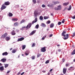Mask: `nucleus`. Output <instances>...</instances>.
<instances>
[{"mask_svg": "<svg viewBox=\"0 0 75 75\" xmlns=\"http://www.w3.org/2000/svg\"><path fill=\"white\" fill-rule=\"evenodd\" d=\"M14 26H15L16 27L18 26V23L17 22L15 23L14 24Z\"/></svg>", "mask_w": 75, "mask_h": 75, "instance_id": "21", "label": "nucleus"}, {"mask_svg": "<svg viewBox=\"0 0 75 75\" xmlns=\"http://www.w3.org/2000/svg\"><path fill=\"white\" fill-rule=\"evenodd\" d=\"M57 47H59V46H60V45L57 44Z\"/></svg>", "mask_w": 75, "mask_h": 75, "instance_id": "60", "label": "nucleus"}, {"mask_svg": "<svg viewBox=\"0 0 75 75\" xmlns=\"http://www.w3.org/2000/svg\"><path fill=\"white\" fill-rule=\"evenodd\" d=\"M7 33H5L2 36V37L3 38H6V37H7Z\"/></svg>", "mask_w": 75, "mask_h": 75, "instance_id": "4", "label": "nucleus"}, {"mask_svg": "<svg viewBox=\"0 0 75 75\" xmlns=\"http://www.w3.org/2000/svg\"><path fill=\"white\" fill-rule=\"evenodd\" d=\"M12 20L13 21H17V20H18V19H17V18H13L12 19Z\"/></svg>", "mask_w": 75, "mask_h": 75, "instance_id": "24", "label": "nucleus"}, {"mask_svg": "<svg viewBox=\"0 0 75 75\" xmlns=\"http://www.w3.org/2000/svg\"><path fill=\"white\" fill-rule=\"evenodd\" d=\"M66 35V37H64H64H63L64 40H67L68 38V37H69V35L68 34H67Z\"/></svg>", "mask_w": 75, "mask_h": 75, "instance_id": "12", "label": "nucleus"}, {"mask_svg": "<svg viewBox=\"0 0 75 75\" xmlns=\"http://www.w3.org/2000/svg\"><path fill=\"white\" fill-rule=\"evenodd\" d=\"M54 10H58V8H57V7H55L54 8Z\"/></svg>", "mask_w": 75, "mask_h": 75, "instance_id": "49", "label": "nucleus"}, {"mask_svg": "<svg viewBox=\"0 0 75 75\" xmlns=\"http://www.w3.org/2000/svg\"><path fill=\"white\" fill-rule=\"evenodd\" d=\"M45 47H44L42 48L41 49V52H45V51H46V49H45Z\"/></svg>", "mask_w": 75, "mask_h": 75, "instance_id": "2", "label": "nucleus"}, {"mask_svg": "<svg viewBox=\"0 0 75 75\" xmlns=\"http://www.w3.org/2000/svg\"><path fill=\"white\" fill-rule=\"evenodd\" d=\"M40 18L41 20H42V19H43V17L42 16H40Z\"/></svg>", "mask_w": 75, "mask_h": 75, "instance_id": "34", "label": "nucleus"}, {"mask_svg": "<svg viewBox=\"0 0 75 75\" xmlns=\"http://www.w3.org/2000/svg\"><path fill=\"white\" fill-rule=\"evenodd\" d=\"M50 72L48 73L47 74V75H50Z\"/></svg>", "mask_w": 75, "mask_h": 75, "instance_id": "61", "label": "nucleus"}, {"mask_svg": "<svg viewBox=\"0 0 75 75\" xmlns=\"http://www.w3.org/2000/svg\"><path fill=\"white\" fill-rule=\"evenodd\" d=\"M42 7L44 8V7H45V5L44 4H42Z\"/></svg>", "mask_w": 75, "mask_h": 75, "instance_id": "41", "label": "nucleus"}, {"mask_svg": "<svg viewBox=\"0 0 75 75\" xmlns=\"http://www.w3.org/2000/svg\"><path fill=\"white\" fill-rule=\"evenodd\" d=\"M7 59L5 58H3L1 59V60H0V61L1 62H2L4 63L6 61Z\"/></svg>", "mask_w": 75, "mask_h": 75, "instance_id": "9", "label": "nucleus"}, {"mask_svg": "<svg viewBox=\"0 0 75 75\" xmlns=\"http://www.w3.org/2000/svg\"><path fill=\"white\" fill-rule=\"evenodd\" d=\"M21 74V72H19L17 74V75H19L20 74Z\"/></svg>", "mask_w": 75, "mask_h": 75, "instance_id": "53", "label": "nucleus"}, {"mask_svg": "<svg viewBox=\"0 0 75 75\" xmlns=\"http://www.w3.org/2000/svg\"><path fill=\"white\" fill-rule=\"evenodd\" d=\"M51 16H53V14H52V13H51Z\"/></svg>", "mask_w": 75, "mask_h": 75, "instance_id": "63", "label": "nucleus"}, {"mask_svg": "<svg viewBox=\"0 0 75 75\" xmlns=\"http://www.w3.org/2000/svg\"><path fill=\"white\" fill-rule=\"evenodd\" d=\"M16 31L17 32H18L19 31V30L18 29L16 30Z\"/></svg>", "mask_w": 75, "mask_h": 75, "instance_id": "57", "label": "nucleus"}, {"mask_svg": "<svg viewBox=\"0 0 75 75\" xmlns=\"http://www.w3.org/2000/svg\"><path fill=\"white\" fill-rule=\"evenodd\" d=\"M74 62H75V59L73 60Z\"/></svg>", "mask_w": 75, "mask_h": 75, "instance_id": "64", "label": "nucleus"}, {"mask_svg": "<svg viewBox=\"0 0 75 75\" xmlns=\"http://www.w3.org/2000/svg\"><path fill=\"white\" fill-rule=\"evenodd\" d=\"M10 2H8V1L7 2H5L4 4L6 6H8V5H10Z\"/></svg>", "mask_w": 75, "mask_h": 75, "instance_id": "11", "label": "nucleus"}, {"mask_svg": "<svg viewBox=\"0 0 75 75\" xmlns=\"http://www.w3.org/2000/svg\"><path fill=\"white\" fill-rule=\"evenodd\" d=\"M52 34H51L49 36V37H52Z\"/></svg>", "mask_w": 75, "mask_h": 75, "instance_id": "52", "label": "nucleus"}, {"mask_svg": "<svg viewBox=\"0 0 75 75\" xmlns=\"http://www.w3.org/2000/svg\"><path fill=\"white\" fill-rule=\"evenodd\" d=\"M38 27H39V25L38 24L35 26V28H37V29H38Z\"/></svg>", "mask_w": 75, "mask_h": 75, "instance_id": "30", "label": "nucleus"}, {"mask_svg": "<svg viewBox=\"0 0 75 75\" xmlns=\"http://www.w3.org/2000/svg\"><path fill=\"white\" fill-rule=\"evenodd\" d=\"M8 66V64H6L5 65V68H6Z\"/></svg>", "mask_w": 75, "mask_h": 75, "instance_id": "32", "label": "nucleus"}, {"mask_svg": "<svg viewBox=\"0 0 75 75\" xmlns=\"http://www.w3.org/2000/svg\"><path fill=\"white\" fill-rule=\"evenodd\" d=\"M26 47V46L25 45H22V49L24 50L25 48V47Z\"/></svg>", "mask_w": 75, "mask_h": 75, "instance_id": "27", "label": "nucleus"}, {"mask_svg": "<svg viewBox=\"0 0 75 75\" xmlns=\"http://www.w3.org/2000/svg\"><path fill=\"white\" fill-rule=\"evenodd\" d=\"M75 54V49L74 50L73 52L71 53V55Z\"/></svg>", "mask_w": 75, "mask_h": 75, "instance_id": "31", "label": "nucleus"}, {"mask_svg": "<svg viewBox=\"0 0 75 75\" xmlns=\"http://www.w3.org/2000/svg\"><path fill=\"white\" fill-rule=\"evenodd\" d=\"M72 18L73 19H75V15L73 17H72Z\"/></svg>", "mask_w": 75, "mask_h": 75, "instance_id": "50", "label": "nucleus"}, {"mask_svg": "<svg viewBox=\"0 0 75 75\" xmlns=\"http://www.w3.org/2000/svg\"><path fill=\"white\" fill-rule=\"evenodd\" d=\"M33 2L34 4H36L37 2L36 0H33Z\"/></svg>", "mask_w": 75, "mask_h": 75, "instance_id": "33", "label": "nucleus"}, {"mask_svg": "<svg viewBox=\"0 0 75 75\" xmlns=\"http://www.w3.org/2000/svg\"><path fill=\"white\" fill-rule=\"evenodd\" d=\"M24 20L23 19L20 22L21 24H22V23H24Z\"/></svg>", "mask_w": 75, "mask_h": 75, "instance_id": "37", "label": "nucleus"}, {"mask_svg": "<svg viewBox=\"0 0 75 75\" xmlns=\"http://www.w3.org/2000/svg\"><path fill=\"white\" fill-rule=\"evenodd\" d=\"M8 55V53H7L6 52L2 53V55H3V56H4V55Z\"/></svg>", "mask_w": 75, "mask_h": 75, "instance_id": "14", "label": "nucleus"}, {"mask_svg": "<svg viewBox=\"0 0 75 75\" xmlns=\"http://www.w3.org/2000/svg\"><path fill=\"white\" fill-rule=\"evenodd\" d=\"M10 71H8L7 73H6V74H9V73H10Z\"/></svg>", "mask_w": 75, "mask_h": 75, "instance_id": "54", "label": "nucleus"}, {"mask_svg": "<svg viewBox=\"0 0 75 75\" xmlns=\"http://www.w3.org/2000/svg\"><path fill=\"white\" fill-rule=\"evenodd\" d=\"M61 50L60 49H59L58 50V52H61Z\"/></svg>", "mask_w": 75, "mask_h": 75, "instance_id": "51", "label": "nucleus"}, {"mask_svg": "<svg viewBox=\"0 0 75 75\" xmlns=\"http://www.w3.org/2000/svg\"><path fill=\"white\" fill-rule=\"evenodd\" d=\"M44 18L45 20H46V19H48V17L47 16H44Z\"/></svg>", "mask_w": 75, "mask_h": 75, "instance_id": "35", "label": "nucleus"}, {"mask_svg": "<svg viewBox=\"0 0 75 75\" xmlns=\"http://www.w3.org/2000/svg\"><path fill=\"white\" fill-rule=\"evenodd\" d=\"M30 52L29 51H27L25 52V54L26 55H28L29 54Z\"/></svg>", "mask_w": 75, "mask_h": 75, "instance_id": "18", "label": "nucleus"}, {"mask_svg": "<svg viewBox=\"0 0 75 75\" xmlns=\"http://www.w3.org/2000/svg\"><path fill=\"white\" fill-rule=\"evenodd\" d=\"M41 26L43 27H46V25H45V24L42 23L41 25Z\"/></svg>", "mask_w": 75, "mask_h": 75, "instance_id": "20", "label": "nucleus"}, {"mask_svg": "<svg viewBox=\"0 0 75 75\" xmlns=\"http://www.w3.org/2000/svg\"><path fill=\"white\" fill-rule=\"evenodd\" d=\"M69 3L68 2L64 3L63 4V6H67V5Z\"/></svg>", "mask_w": 75, "mask_h": 75, "instance_id": "26", "label": "nucleus"}, {"mask_svg": "<svg viewBox=\"0 0 75 75\" xmlns=\"http://www.w3.org/2000/svg\"><path fill=\"white\" fill-rule=\"evenodd\" d=\"M68 65H69V64H66V67H67V66H68Z\"/></svg>", "mask_w": 75, "mask_h": 75, "instance_id": "56", "label": "nucleus"}, {"mask_svg": "<svg viewBox=\"0 0 75 75\" xmlns=\"http://www.w3.org/2000/svg\"><path fill=\"white\" fill-rule=\"evenodd\" d=\"M62 61H63V62H65V59H64V58H63L62 59Z\"/></svg>", "mask_w": 75, "mask_h": 75, "instance_id": "48", "label": "nucleus"}, {"mask_svg": "<svg viewBox=\"0 0 75 75\" xmlns=\"http://www.w3.org/2000/svg\"><path fill=\"white\" fill-rule=\"evenodd\" d=\"M46 36H45V37H43L42 38V40H44L45 39V37H46Z\"/></svg>", "mask_w": 75, "mask_h": 75, "instance_id": "36", "label": "nucleus"}, {"mask_svg": "<svg viewBox=\"0 0 75 75\" xmlns=\"http://www.w3.org/2000/svg\"><path fill=\"white\" fill-rule=\"evenodd\" d=\"M4 69V67L1 66L0 67V70L1 71H3Z\"/></svg>", "mask_w": 75, "mask_h": 75, "instance_id": "17", "label": "nucleus"}, {"mask_svg": "<svg viewBox=\"0 0 75 75\" xmlns=\"http://www.w3.org/2000/svg\"><path fill=\"white\" fill-rule=\"evenodd\" d=\"M11 34L12 35H16V33H15L14 30H13L11 32Z\"/></svg>", "mask_w": 75, "mask_h": 75, "instance_id": "19", "label": "nucleus"}, {"mask_svg": "<svg viewBox=\"0 0 75 75\" xmlns=\"http://www.w3.org/2000/svg\"><path fill=\"white\" fill-rule=\"evenodd\" d=\"M54 24L52 23L50 25V28H53V27H54Z\"/></svg>", "mask_w": 75, "mask_h": 75, "instance_id": "23", "label": "nucleus"}, {"mask_svg": "<svg viewBox=\"0 0 75 75\" xmlns=\"http://www.w3.org/2000/svg\"><path fill=\"white\" fill-rule=\"evenodd\" d=\"M66 33H67L66 31H63L62 33V36H63L64 37H66V35H65V34H66Z\"/></svg>", "mask_w": 75, "mask_h": 75, "instance_id": "5", "label": "nucleus"}, {"mask_svg": "<svg viewBox=\"0 0 75 75\" xmlns=\"http://www.w3.org/2000/svg\"><path fill=\"white\" fill-rule=\"evenodd\" d=\"M57 8V10H61V8H62L61 5H60L59 6H58Z\"/></svg>", "mask_w": 75, "mask_h": 75, "instance_id": "13", "label": "nucleus"}, {"mask_svg": "<svg viewBox=\"0 0 75 75\" xmlns=\"http://www.w3.org/2000/svg\"><path fill=\"white\" fill-rule=\"evenodd\" d=\"M61 22L59 21V22H58V25H61Z\"/></svg>", "mask_w": 75, "mask_h": 75, "instance_id": "38", "label": "nucleus"}, {"mask_svg": "<svg viewBox=\"0 0 75 75\" xmlns=\"http://www.w3.org/2000/svg\"><path fill=\"white\" fill-rule=\"evenodd\" d=\"M35 46V44L34 43L32 45V47H34Z\"/></svg>", "mask_w": 75, "mask_h": 75, "instance_id": "43", "label": "nucleus"}, {"mask_svg": "<svg viewBox=\"0 0 75 75\" xmlns=\"http://www.w3.org/2000/svg\"><path fill=\"white\" fill-rule=\"evenodd\" d=\"M24 72H23V73H22L21 74V75H23V74H24Z\"/></svg>", "mask_w": 75, "mask_h": 75, "instance_id": "55", "label": "nucleus"}, {"mask_svg": "<svg viewBox=\"0 0 75 75\" xmlns=\"http://www.w3.org/2000/svg\"><path fill=\"white\" fill-rule=\"evenodd\" d=\"M52 69H51L50 71V72H51V71H52Z\"/></svg>", "mask_w": 75, "mask_h": 75, "instance_id": "59", "label": "nucleus"}, {"mask_svg": "<svg viewBox=\"0 0 75 75\" xmlns=\"http://www.w3.org/2000/svg\"><path fill=\"white\" fill-rule=\"evenodd\" d=\"M8 16L9 17H12L13 16V14L9 12L8 14Z\"/></svg>", "mask_w": 75, "mask_h": 75, "instance_id": "25", "label": "nucleus"}, {"mask_svg": "<svg viewBox=\"0 0 75 75\" xmlns=\"http://www.w3.org/2000/svg\"><path fill=\"white\" fill-rule=\"evenodd\" d=\"M37 21V18H35V20L33 21L32 23V24H34V23H36Z\"/></svg>", "mask_w": 75, "mask_h": 75, "instance_id": "8", "label": "nucleus"}, {"mask_svg": "<svg viewBox=\"0 0 75 75\" xmlns=\"http://www.w3.org/2000/svg\"><path fill=\"white\" fill-rule=\"evenodd\" d=\"M6 8V6H5V5L4 4H3L2 7L1 8V10H4V9H5Z\"/></svg>", "mask_w": 75, "mask_h": 75, "instance_id": "3", "label": "nucleus"}, {"mask_svg": "<svg viewBox=\"0 0 75 75\" xmlns=\"http://www.w3.org/2000/svg\"><path fill=\"white\" fill-rule=\"evenodd\" d=\"M6 41H8L10 40V38L9 37H6Z\"/></svg>", "mask_w": 75, "mask_h": 75, "instance_id": "29", "label": "nucleus"}, {"mask_svg": "<svg viewBox=\"0 0 75 75\" xmlns=\"http://www.w3.org/2000/svg\"><path fill=\"white\" fill-rule=\"evenodd\" d=\"M50 23H51V21H47V23H48V24H50Z\"/></svg>", "mask_w": 75, "mask_h": 75, "instance_id": "46", "label": "nucleus"}, {"mask_svg": "<svg viewBox=\"0 0 75 75\" xmlns=\"http://www.w3.org/2000/svg\"><path fill=\"white\" fill-rule=\"evenodd\" d=\"M24 40V38L22 37L18 39L17 40V41L18 42L19 41H23V40Z\"/></svg>", "mask_w": 75, "mask_h": 75, "instance_id": "7", "label": "nucleus"}, {"mask_svg": "<svg viewBox=\"0 0 75 75\" xmlns=\"http://www.w3.org/2000/svg\"><path fill=\"white\" fill-rule=\"evenodd\" d=\"M64 22H65V19H63L62 21V23H64Z\"/></svg>", "mask_w": 75, "mask_h": 75, "instance_id": "39", "label": "nucleus"}, {"mask_svg": "<svg viewBox=\"0 0 75 75\" xmlns=\"http://www.w3.org/2000/svg\"><path fill=\"white\" fill-rule=\"evenodd\" d=\"M0 66H2V64H1V63H0Z\"/></svg>", "mask_w": 75, "mask_h": 75, "instance_id": "62", "label": "nucleus"}, {"mask_svg": "<svg viewBox=\"0 0 75 75\" xmlns=\"http://www.w3.org/2000/svg\"><path fill=\"white\" fill-rule=\"evenodd\" d=\"M49 62V60H47L45 62V64H48V63Z\"/></svg>", "mask_w": 75, "mask_h": 75, "instance_id": "40", "label": "nucleus"}, {"mask_svg": "<svg viewBox=\"0 0 75 75\" xmlns=\"http://www.w3.org/2000/svg\"><path fill=\"white\" fill-rule=\"evenodd\" d=\"M47 6L48 7H53L54 6L52 4H50L47 5Z\"/></svg>", "mask_w": 75, "mask_h": 75, "instance_id": "10", "label": "nucleus"}, {"mask_svg": "<svg viewBox=\"0 0 75 75\" xmlns=\"http://www.w3.org/2000/svg\"><path fill=\"white\" fill-rule=\"evenodd\" d=\"M34 16H35V17H37V15H38V12L37 11H35L34 13Z\"/></svg>", "mask_w": 75, "mask_h": 75, "instance_id": "6", "label": "nucleus"}, {"mask_svg": "<svg viewBox=\"0 0 75 75\" xmlns=\"http://www.w3.org/2000/svg\"><path fill=\"white\" fill-rule=\"evenodd\" d=\"M31 25H32V24L31 23H29L28 25H27L26 27L25 26H23L22 27V28H21V30H24V28H26L27 30V29H28V28H31Z\"/></svg>", "mask_w": 75, "mask_h": 75, "instance_id": "1", "label": "nucleus"}, {"mask_svg": "<svg viewBox=\"0 0 75 75\" xmlns=\"http://www.w3.org/2000/svg\"><path fill=\"white\" fill-rule=\"evenodd\" d=\"M75 36V33H73V35L72 36V37H74Z\"/></svg>", "mask_w": 75, "mask_h": 75, "instance_id": "44", "label": "nucleus"}, {"mask_svg": "<svg viewBox=\"0 0 75 75\" xmlns=\"http://www.w3.org/2000/svg\"><path fill=\"white\" fill-rule=\"evenodd\" d=\"M35 32H36V31L35 30H33V31L30 33V35H33L34 34H35Z\"/></svg>", "mask_w": 75, "mask_h": 75, "instance_id": "15", "label": "nucleus"}, {"mask_svg": "<svg viewBox=\"0 0 75 75\" xmlns=\"http://www.w3.org/2000/svg\"><path fill=\"white\" fill-rule=\"evenodd\" d=\"M40 57V54H38L37 55V58H38V57Z\"/></svg>", "mask_w": 75, "mask_h": 75, "instance_id": "45", "label": "nucleus"}, {"mask_svg": "<svg viewBox=\"0 0 75 75\" xmlns=\"http://www.w3.org/2000/svg\"><path fill=\"white\" fill-rule=\"evenodd\" d=\"M67 9V8H65L64 9V11L66 10Z\"/></svg>", "mask_w": 75, "mask_h": 75, "instance_id": "58", "label": "nucleus"}, {"mask_svg": "<svg viewBox=\"0 0 75 75\" xmlns=\"http://www.w3.org/2000/svg\"><path fill=\"white\" fill-rule=\"evenodd\" d=\"M35 57L34 56H33L32 57V59H34Z\"/></svg>", "mask_w": 75, "mask_h": 75, "instance_id": "47", "label": "nucleus"}, {"mask_svg": "<svg viewBox=\"0 0 75 75\" xmlns=\"http://www.w3.org/2000/svg\"><path fill=\"white\" fill-rule=\"evenodd\" d=\"M59 3V2L58 1H56V2H54V5H55V4H58Z\"/></svg>", "mask_w": 75, "mask_h": 75, "instance_id": "28", "label": "nucleus"}, {"mask_svg": "<svg viewBox=\"0 0 75 75\" xmlns=\"http://www.w3.org/2000/svg\"><path fill=\"white\" fill-rule=\"evenodd\" d=\"M72 8V6L71 5H70L69 6V8L68 9H67V10L69 11V10H71V8Z\"/></svg>", "mask_w": 75, "mask_h": 75, "instance_id": "22", "label": "nucleus"}, {"mask_svg": "<svg viewBox=\"0 0 75 75\" xmlns=\"http://www.w3.org/2000/svg\"><path fill=\"white\" fill-rule=\"evenodd\" d=\"M16 52V50H13L12 51V53H15Z\"/></svg>", "mask_w": 75, "mask_h": 75, "instance_id": "42", "label": "nucleus"}, {"mask_svg": "<svg viewBox=\"0 0 75 75\" xmlns=\"http://www.w3.org/2000/svg\"><path fill=\"white\" fill-rule=\"evenodd\" d=\"M67 72V69H66L64 68L63 70V72L64 74H65Z\"/></svg>", "mask_w": 75, "mask_h": 75, "instance_id": "16", "label": "nucleus"}]
</instances>
